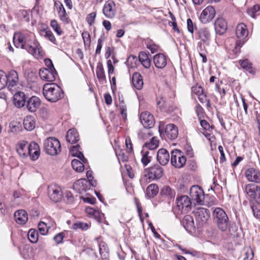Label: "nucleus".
I'll list each match as a JSON object with an SVG mask.
<instances>
[{
  "label": "nucleus",
  "mask_w": 260,
  "mask_h": 260,
  "mask_svg": "<svg viewBox=\"0 0 260 260\" xmlns=\"http://www.w3.org/2000/svg\"><path fill=\"white\" fill-rule=\"evenodd\" d=\"M13 42L16 47L26 49L28 53L36 57L40 56L39 43L33 33H15L13 37Z\"/></svg>",
  "instance_id": "obj_1"
},
{
  "label": "nucleus",
  "mask_w": 260,
  "mask_h": 260,
  "mask_svg": "<svg viewBox=\"0 0 260 260\" xmlns=\"http://www.w3.org/2000/svg\"><path fill=\"white\" fill-rule=\"evenodd\" d=\"M212 216L214 222L221 231L226 232L228 230L229 234L232 235L237 231L236 226L229 225V217L222 208L219 207L215 208L213 211Z\"/></svg>",
  "instance_id": "obj_2"
},
{
  "label": "nucleus",
  "mask_w": 260,
  "mask_h": 260,
  "mask_svg": "<svg viewBox=\"0 0 260 260\" xmlns=\"http://www.w3.org/2000/svg\"><path fill=\"white\" fill-rule=\"evenodd\" d=\"M45 99L51 102H56L63 97V91L56 84H45L43 88Z\"/></svg>",
  "instance_id": "obj_3"
},
{
  "label": "nucleus",
  "mask_w": 260,
  "mask_h": 260,
  "mask_svg": "<svg viewBox=\"0 0 260 260\" xmlns=\"http://www.w3.org/2000/svg\"><path fill=\"white\" fill-rule=\"evenodd\" d=\"M44 148L47 154L52 156L58 154L61 151L60 143L54 137L48 138L44 141Z\"/></svg>",
  "instance_id": "obj_4"
},
{
  "label": "nucleus",
  "mask_w": 260,
  "mask_h": 260,
  "mask_svg": "<svg viewBox=\"0 0 260 260\" xmlns=\"http://www.w3.org/2000/svg\"><path fill=\"white\" fill-rule=\"evenodd\" d=\"M248 31L246 25L241 23L238 24L236 27V35L239 39L235 43V49L238 52L245 42V39L248 36Z\"/></svg>",
  "instance_id": "obj_5"
},
{
  "label": "nucleus",
  "mask_w": 260,
  "mask_h": 260,
  "mask_svg": "<svg viewBox=\"0 0 260 260\" xmlns=\"http://www.w3.org/2000/svg\"><path fill=\"white\" fill-rule=\"evenodd\" d=\"M186 162V158L183 153L178 149L171 152V163L174 167L180 169L183 168Z\"/></svg>",
  "instance_id": "obj_6"
},
{
  "label": "nucleus",
  "mask_w": 260,
  "mask_h": 260,
  "mask_svg": "<svg viewBox=\"0 0 260 260\" xmlns=\"http://www.w3.org/2000/svg\"><path fill=\"white\" fill-rule=\"evenodd\" d=\"M244 191L250 198L260 205V186L252 183L248 184L245 186Z\"/></svg>",
  "instance_id": "obj_7"
},
{
  "label": "nucleus",
  "mask_w": 260,
  "mask_h": 260,
  "mask_svg": "<svg viewBox=\"0 0 260 260\" xmlns=\"http://www.w3.org/2000/svg\"><path fill=\"white\" fill-rule=\"evenodd\" d=\"M176 203V209L181 213H187L191 209V202L190 199L187 196H181L177 198Z\"/></svg>",
  "instance_id": "obj_8"
},
{
  "label": "nucleus",
  "mask_w": 260,
  "mask_h": 260,
  "mask_svg": "<svg viewBox=\"0 0 260 260\" xmlns=\"http://www.w3.org/2000/svg\"><path fill=\"white\" fill-rule=\"evenodd\" d=\"M215 14L214 8L212 6H208L202 12L200 20L203 23H207L212 20Z\"/></svg>",
  "instance_id": "obj_9"
},
{
  "label": "nucleus",
  "mask_w": 260,
  "mask_h": 260,
  "mask_svg": "<svg viewBox=\"0 0 260 260\" xmlns=\"http://www.w3.org/2000/svg\"><path fill=\"white\" fill-rule=\"evenodd\" d=\"M190 196L191 199L199 204L204 202V195L202 189L198 185L192 186L190 189Z\"/></svg>",
  "instance_id": "obj_10"
},
{
  "label": "nucleus",
  "mask_w": 260,
  "mask_h": 260,
  "mask_svg": "<svg viewBox=\"0 0 260 260\" xmlns=\"http://www.w3.org/2000/svg\"><path fill=\"white\" fill-rule=\"evenodd\" d=\"M49 197L52 201L58 202L62 197V193L60 187L56 185H51L48 187Z\"/></svg>",
  "instance_id": "obj_11"
},
{
  "label": "nucleus",
  "mask_w": 260,
  "mask_h": 260,
  "mask_svg": "<svg viewBox=\"0 0 260 260\" xmlns=\"http://www.w3.org/2000/svg\"><path fill=\"white\" fill-rule=\"evenodd\" d=\"M245 176L248 181L260 183V171L259 169L249 168L245 171Z\"/></svg>",
  "instance_id": "obj_12"
},
{
  "label": "nucleus",
  "mask_w": 260,
  "mask_h": 260,
  "mask_svg": "<svg viewBox=\"0 0 260 260\" xmlns=\"http://www.w3.org/2000/svg\"><path fill=\"white\" fill-rule=\"evenodd\" d=\"M103 13L108 18H114L116 13L115 3L112 0L107 1L104 5Z\"/></svg>",
  "instance_id": "obj_13"
},
{
  "label": "nucleus",
  "mask_w": 260,
  "mask_h": 260,
  "mask_svg": "<svg viewBox=\"0 0 260 260\" xmlns=\"http://www.w3.org/2000/svg\"><path fill=\"white\" fill-rule=\"evenodd\" d=\"M140 121L144 127L148 129L152 127L155 123L153 116L147 111L143 112L141 114Z\"/></svg>",
  "instance_id": "obj_14"
},
{
  "label": "nucleus",
  "mask_w": 260,
  "mask_h": 260,
  "mask_svg": "<svg viewBox=\"0 0 260 260\" xmlns=\"http://www.w3.org/2000/svg\"><path fill=\"white\" fill-rule=\"evenodd\" d=\"M57 75L56 71L49 70L46 68H42L39 71V75L41 78L48 82L54 81Z\"/></svg>",
  "instance_id": "obj_15"
},
{
  "label": "nucleus",
  "mask_w": 260,
  "mask_h": 260,
  "mask_svg": "<svg viewBox=\"0 0 260 260\" xmlns=\"http://www.w3.org/2000/svg\"><path fill=\"white\" fill-rule=\"evenodd\" d=\"M164 174V169L157 164L154 165L148 169L149 178L158 179L160 178Z\"/></svg>",
  "instance_id": "obj_16"
},
{
  "label": "nucleus",
  "mask_w": 260,
  "mask_h": 260,
  "mask_svg": "<svg viewBox=\"0 0 260 260\" xmlns=\"http://www.w3.org/2000/svg\"><path fill=\"white\" fill-rule=\"evenodd\" d=\"M18 79V73L14 70H11L7 75V86L10 90H13L12 88L17 85Z\"/></svg>",
  "instance_id": "obj_17"
},
{
  "label": "nucleus",
  "mask_w": 260,
  "mask_h": 260,
  "mask_svg": "<svg viewBox=\"0 0 260 260\" xmlns=\"http://www.w3.org/2000/svg\"><path fill=\"white\" fill-rule=\"evenodd\" d=\"M166 138L170 140L175 139L178 135L177 127L174 124H169L166 126L165 129Z\"/></svg>",
  "instance_id": "obj_18"
},
{
  "label": "nucleus",
  "mask_w": 260,
  "mask_h": 260,
  "mask_svg": "<svg viewBox=\"0 0 260 260\" xmlns=\"http://www.w3.org/2000/svg\"><path fill=\"white\" fill-rule=\"evenodd\" d=\"M214 28L217 34L219 35L223 34L228 28L225 20L222 17L216 19L214 22Z\"/></svg>",
  "instance_id": "obj_19"
},
{
  "label": "nucleus",
  "mask_w": 260,
  "mask_h": 260,
  "mask_svg": "<svg viewBox=\"0 0 260 260\" xmlns=\"http://www.w3.org/2000/svg\"><path fill=\"white\" fill-rule=\"evenodd\" d=\"M195 215L197 221L202 223H205L210 217L209 210L204 208L198 209Z\"/></svg>",
  "instance_id": "obj_20"
},
{
  "label": "nucleus",
  "mask_w": 260,
  "mask_h": 260,
  "mask_svg": "<svg viewBox=\"0 0 260 260\" xmlns=\"http://www.w3.org/2000/svg\"><path fill=\"white\" fill-rule=\"evenodd\" d=\"M40 148L38 144L35 142H31L28 147V155H29L33 160L37 159L40 156Z\"/></svg>",
  "instance_id": "obj_21"
},
{
  "label": "nucleus",
  "mask_w": 260,
  "mask_h": 260,
  "mask_svg": "<svg viewBox=\"0 0 260 260\" xmlns=\"http://www.w3.org/2000/svg\"><path fill=\"white\" fill-rule=\"evenodd\" d=\"M73 188L81 193L89 189V183L87 179H81L75 182Z\"/></svg>",
  "instance_id": "obj_22"
},
{
  "label": "nucleus",
  "mask_w": 260,
  "mask_h": 260,
  "mask_svg": "<svg viewBox=\"0 0 260 260\" xmlns=\"http://www.w3.org/2000/svg\"><path fill=\"white\" fill-rule=\"evenodd\" d=\"M157 159L162 166H165L168 164L170 159L168 151L165 149H159L157 153Z\"/></svg>",
  "instance_id": "obj_23"
},
{
  "label": "nucleus",
  "mask_w": 260,
  "mask_h": 260,
  "mask_svg": "<svg viewBox=\"0 0 260 260\" xmlns=\"http://www.w3.org/2000/svg\"><path fill=\"white\" fill-rule=\"evenodd\" d=\"M153 62L157 68L164 69L167 64V57L164 54H157L153 57Z\"/></svg>",
  "instance_id": "obj_24"
},
{
  "label": "nucleus",
  "mask_w": 260,
  "mask_h": 260,
  "mask_svg": "<svg viewBox=\"0 0 260 260\" xmlns=\"http://www.w3.org/2000/svg\"><path fill=\"white\" fill-rule=\"evenodd\" d=\"M182 224L185 230L189 232H191L195 230V225L193 217L189 215H186L184 216Z\"/></svg>",
  "instance_id": "obj_25"
},
{
  "label": "nucleus",
  "mask_w": 260,
  "mask_h": 260,
  "mask_svg": "<svg viewBox=\"0 0 260 260\" xmlns=\"http://www.w3.org/2000/svg\"><path fill=\"white\" fill-rule=\"evenodd\" d=\"M54 6L56 8L60 20L64 22H68V15L62 3L59 1H56L54 3Z\"/></svg>",
  "instance_id": "obj_26"
},
{
  "label": "nucleus",
  "mask_w": 260,
  "mask_h": 260,
  "mask_svg": "<svg viewBox=\"0 0 260 260\" xmlns=\"http://www.w3.org/2000/svg\"><path fill=\"white\" fill-rule=\"evenodd\" d=\"M28 147L27 143L24 141L19 142L16 145L17 152L22 157H26L28 156Z\"/></svg>",
  "instance_id": "obj_27"
},
{
  "label": "nucleus",
  "mask_w": 260,
  "mask_h": 260,
  "mask_svg": "<svg viewBox=\"0 0 260 260\" xmlns=\"http://www.w3.org/2000/svg\"><path fill=\"white\" fill-rule=\"evenodd\" d=\"M40 105L39 98L36 96L31 97L27 102V108L31 112H35Z\"/></svg>",
  "instance_id": "obj_28"
},
{
  "label": "nucleus",
  "mask_w": 260,
  "mask_h": 260,
  "mask_svg": "<svg viewBox=\"0 0 260 260\" xmlns=\"http://www.w3.org/2000/svg\"><path fill=\"white\" fill-rule=\"evenodd\" d=\"M13 100L16 107L18 108L22 107L25 103V95L23 92L18 91L14 94Z\"/></svg>",
  "instance_id": "obj_29"
},
{
  "label": "nucleus",
  "mask_w": 260,
  "mask_h": 260,
  "mask_svg": "<svg viewBox=\"0 0 260 260\" xmlns=\"http://www.w3.org/2000/svg\"><path fill=\"white\" fill-rule=\"evenodd\" d=\"M15 221L18 224H24L27 221V214L24 210H19L14 214Z\"/></svg>",
  "instance_id": "obj_30"
},
{
  "label": "nucleus",
  "mask_w": 260,
  "mask_h": 260,
  "mask_svg": "<svg viewBox=\"0 0 260 260\" xmlns=\"http://www.w3.org/2000/svg\"><path fill=\"white\" fill-rule=\"evenodd\" d=\"M132 84L137 89L140 90L143 86V80L142 75L138 72H135L132 76Z\"/></svg>",
  "instance_id": "obj_31"
},
{
  "label": "nucleus",
  "mask_w": 260,
  "mask_h": 260,
  "mask_svg": "<svg viewBox=\"0 0 260 260\" xmlns=\"http://www.w3.org/2000/svg\"><path fill=\"white\" fill-rule=\"evenodd\" d=\"M198 34L199 39L204 43L208 45L210 40L209 30L207 28H202L199 29Z\"/></svg>",
  "instance_id": "obj_32"
},
{
  "label": "nucleus",
  "mask_w": 260,
  "mask_h": 260,
  "mask_svg": "<svg viewBox=\"0 0 260 260\" xmlns=\"http://www.w3.org/2000/svg\"><path fill=\"white\" fill-rule=\"evenodd\" d=\"M67 141L71 143H76L79 140V136L75 129H70L67 132L66 135Z\"/></svg>",
  "instance_id": "obj_33"
},
{
  "label": "nucleus",
  "mask_w": 260,
  "mask_h": 260,
  "mask_svg": "<svg viewBox=\"0 0 260 260\" xmlns=\"http://www.w3.org/2000/svg\"><path fill=\"white\" fill-rule=\"evenodd\" d=\"M80 146L79 145L72 146L70 149V153L73 156L78 157L81 161L83 162H87V160L84 156L83 153L80 151Z\"/></svg>",
  "instance_id": "obj_34"
},
{
  "label": "nucleus",
  "mask_w": 260,
  "mask_h": 260,
  "mask_svg": "<svg viewBox=\"0 0 260 260\" xmlns=\"http://www.w3.org/2000/svg\"><path fill=\"white\" fill-rule=\"evenodd\" d=\"M96 75L97 78L101 83H104V82H106L104 69L103 64L101 62H99L97 64L96 69Z\"/></svg>",
  "instance_id": "obj_35"
},
{
  "label": "nucleus",
  "mask_w": 260,
  "mask_h": 260,
  "mask_svg": "<svg viewBox=\"0 0 260 260\" xmlns=\"http://www.w3.org/2000/svg\"><path fill=\"white\" fill-rule=\"evenodd\" d=\"M23 125L27 131L34 129L36 125L35 118L32 116H27L23 120Z\"/></svg>",
  "instance_id": "obj_36"
},
{
  "label": "nucleus",
  "mask_w": 260,
  "mask_h": 260,
  "mask_svg": "<svg viewBox=\"0 0 260 260\" xmlns=\"http://www.w3.org/2000/svg\"><path fill=\"white\" fill-rule=\"evenodd\" d=\"M139 60L146 69H149L151 66V60L148 55L144 52H141L139 55Z\"/></svg>",
  "instance_id": "obj_37"
},
{
  "label": "nucleus",
  "mask_w": 260,
  "mask_h": 260,
  "mask_svg": "<svg viewBox=\"0 0 260 260\" xmlns=\"http://www.w3.org/2000/svg\"><path fill=\"white\" fill-rule=\"evenodd\" d=\"M158 187L155 184L149 185L146 188V195L149 198H153L158 193Z\"/></svg>",
  "instance_id": "obj_38"
},
{
  "label": "nucleus",
  "mask_w": 260,
  "mask_h": 260,
  "mask_svg": "<svg viewBox=\"0 0 260 260\" xmlns=\"http://www.w3.org/2000/svg\"><path fill=\"white\" fill-rule=\"evenodd\" d=\"M152 135L153 133L151 131L145 127L142 129L139 130L138 132V139L143 141L147 140Z\"/></svg>",
  "instance_id": "obj_39"
},
{
  "label": "nucleus",
  "mask_w": 260,
  "mask_h": 260,
  "mask_svg": "<svg viewBox=\"0 0 260 260\" xmlns=\"http://www.w3.org/2000/svg\"><path fill=\"white\" fill-rule=\"evenodd\" d=\"M159 144V141L157 139L156 137H153L151 139L150 142H146L144 146H143V148H146L149 150H154L156 149Z\"/></svg>",
  "instance_id": "obj_40"
},
{
  "label": "nucleus",
  "mask_w": 260,
  "mask_h": 260,
  "mask_svg": "<svg viewBox=\"0 0 260 260\" xmlns=\"http://www.w3.org/2000/svg\"><path fill=\"white\" fill-rule=\"evenodd\" d=\"M239 63L241 68L250 73H253L252 63L247 59L240 60Z\"/></svg>",
  "instance_id": "obj_41"
},
{
  "label": "nucleus",
  "mask_w": 260,
  "mask_h": 260,
  "mask_svg": "<svg viewBox=\"0 0 260 260\" xmlns=\"http://www.w3.org/2000/svg\"><path fill=\"white\" fill-rule=\"evenodd\" d=\"M82 161L74 159L72 161V166L74 170L78 172H82L84 170V166Z\"/></svg>",
  "instance_id": "obj_42"
},
{
  "label": "nucleus",
  "mask_w": 260,
  "mask_h": 260,
  "mask_svg": "<svg viewBox=\"0 0 260 260\" xmlns=\"http://www.w3.org/2000/svg\"><path fill=\"white\" fill-rule=\"evenodd\" d=\"M142 154V158L141 159V162L144 166H147L151 160L152 156L150 155V153L148 151H145V148H143L141 151Z\"/></svg>",
  "instance_id": "obj_43"
},
{
  "label": "nucleus",
  "mask_w": 260,
  "mask_h": 260,
  "mask_svg": "<svg viewBox=\"0 0 260 260\" xmlns=\"http://www.w3.org/2000/svg\"><path fill=\"white\" fill-rule=\"evenodd\" d=\"M42 32L44 33V34L43 35L44 37L48 39L54 44H57L56 39L53 34L49 28H47L43 29L42 30Z\"/></svg>",
  "instance_id": "obj_44"
},
{
  "label": "nucleus",
  "mask_w": 260,
  "mask_h": 260,
  "mask_svg": "<svg viewBox=\"0 0 260 260\" xmlns=\"http://www.w3.org/2000/svg\"><path fill=\"white\" fill-rule=\"evenodd\" d=\"M85 211L87 214L93 216L98 221H100L101 220L100 213L98 210H96L91 207H88L85 208Z\"/></svg>",
  "instance_id": "obj_45"
},
{
  "label": "nucleus",
  "mask_w": 260,
  "mask_h": 260,
  "mask_svg": "<svg viewBox=\"0 0 260 260\" xmlns=\"http://www.w3.org/2000/svg\"><path fill=\"white\" fill-rule=\"evenodd\" d=\"M160 194L162 196L172 198L175 193L169 186H164L160 190Z\"/></svg>",
  "instance_id": "obj_46"
},
{
  "label": "nucleus",
  "mask_w": 260,
  "mask_h": 260,
  "mask_svg": "<svg viewBox=\"0 0 260 260\" xmlns=\"http://www.w3.org/2000/svg\"><path fill=\"white\" fill-rule=\"evenodd\" d=\"M27 236L28 239L31 243H35L38 241V234L35 230L30 229L28 233Z\"/></svg>",
  "instance_id": "obj_47"
},
{
  "label": "nucleus",
  "mask_w": 260,
  "mask_h": 260,
  "mask_svg": "<svg viewBox=\"0 0 260 260\" xmlns=\"http://www.w3.org/2000/svg\"><path fill=\"white\" fill-rule=\"evenodd\" d=\"M72 228L74 230H77L78 229L86 230L88 229V224L87 223L77 222L72 225Z\"/></svg>",
  "instance_id": "obj_48"
},
{
  "label": "nucleus",
  "mask_w": 260,
  "mask_h": 260,
  "mask_svg": "<svg viewBox=\"0 0 260 260\" xmlns=\"http://www.w3.org/2000/svg\"><path fill=\"white\" fill-rule=\"evenodd\" d=\"M7 74L0 70V90L3 89L7 85Z\"/></svg>",
  "instance_id": "obj_49"
},
{
  "label": "nucleus",
  "mask_w": 260,
  "mask_h": 260,
  "mask_svg": "<svg viewBox=\"0 0 260 260\" xmlns=\"http://www.w3.org/2000/svg\"><path fill=\"white\" fill-rule=\"evenodd\" d=\"M119 110L120 113L121 114L123 119H124V120H126L127 117V108L123 101L121 102L119 104Z\"/></svg>",
  "instance_id": "obj_50"
},
{
  "label": "nucleus",
  "mask_w": 260,
  "mask_h": 260,
  "mask_svg": "<svg viewBox=\"0 0 260 260\" xmlns=\"http://www.w3.org/2000/svg\"><path fill=\"white\" fill-rule=\"evenodd\" d=\"M50 25L53 28L54 30L58 35H61L62 34V31L61 30L60 26L55 20L51 21Z\"/></svg>",
  "instance_id": "obj_51"
},
{
  "label": "nucleus",
  "mask_w": 260,
  "mask_h": 260,
  "mask_svg": "<svg viewBox=\"0 0 260 260\" xmlns=\"http://www.w3.org/2000/svg\"><path fill=\"white\" fill-rule=\"evenodd\" d=\"M38 229L40 234L42 235H46L48 231V228L44 222H40L38 224Z\"/></svg>",
  "instance_id": "obj_52"
},
{
  "label": "nucleus",
  "mask_w": 260,
  "mask_h": 260,
  "mask_svg": "<svg viewBox=\"0 0 260 260\" xmlns=\"http://www.w3.org/2000/svg\"><path fill=\"white\" fill-rule=\"evenodd\" d=\"M177 247L180 250H181L183 252H184L185 254H189L191 256H194V257H197V256H199V252L197 251H196V250H187L186 249L183 248L182 247V246L179 245H177Z\"/></svg>",
  "instance_id": "obj_53"
},
{
  "label": "nucleus",
  "mask_w": 260,
  "mask_h": 260,
  "mask_svg": "<svg viewBox=\"0 0 260 260\" xmlns=\"http://www.w3.org/2000/svg\"><path fill=\"white\" fill-rule=\"evenodd\" d=\"M82 37L83 39L84 45L86 47H89L90 44V36L88 31H84L82 34Z\"/></svg>",
  "instance_id": "obj_54"
},
{
  "label": "nucleus",
  "mask_w": 260,
  "mask_h": 260,
  "mask_svg": "<svg viewBox=\"0 0 260 260\" xmlns=\"http://www.w3.org/2000/svg\"><path fill=\"white\" fill-rule=\"evenodd\" d=\"M260 10V6L258 5H255L252 7L251 9H249L247 11V13L249 16L252 18L255 17V13L258 12Z\"/></svg>",
  "instance_id": "obj_55"
},
{
  "label": "nucleus",
  "mask_w": 260,
  "mask_h": 260,
  "mask_svg": "<svg viewBox=\"0 0 260 260\" xmlns=\"http://www.w3.org/2000/svg\"><path fill=\"white\" fill-rule=\"evenodd\" d=\"M137 61V56L134 55H131L127 59L126 62L127 63V65L128 66L133 67L134 65H135L136 64Z\"/></svg>",
  "instance_id": "obj_56"
},
{
  "label": "nucleus",
  "mask_w": 260,
  "mask_h": 260,
  "mask_svg": "<svg viewBox=\"0 0 260 260\" xmlns=\"http://www.w3.org/2000/svg\"><path fill=\"white\" fill-rule=\"evenodd\" d=\"M191 91L192 92L194 93L195 94L197 95H200L202 94V93H203L204 90L203 88L201 86L199 85H196L193 86L191 88Z\"/></svg>",
  "instance_id": "obj_57"
},
{
  "label": "nucleus",
  "mask_w": 260,
  "mask_h": 260,
  "mask_svg": "<svg viewBox=\"0 0 260 260\" xmlns=\"http://www.w3.org/2000/svg\"><path fill=\"white\" fill-rule=\"evenodd\" d=\"M187 27L188 31L193 35L196 25L193 24L190 18L187 19Z\"/></svg>",
  "instance_id": "obj_58"
},
{
  "label": "nucleus",
  "mask_w": 260,
  "mask_h": 260,
  "mask_svg": "<svg viewBox=\"0 0 260 260\" xmlns=\"http://www.w3.org/2000/svg\"><path fill=\"white\" fill-rule=\"evenodd\" d=\"M96 17V13L95 12H92L88 15L86 20L88 22V23L91 25L94 22V19Z\"/></svg>",
  "instance_id": "obj_59"
},
{
  "label": "nucleus",
  "mask_w": 260,
  "mask_h": 260,
  "mask_svg": "<svg viewBox=\"0 0 260 260\" xmlns=\"http://www.w3.org/2000/svg\"><path fill=\"white\" fill-rule=\"evenodd\" d=\"M157 105L159 107L160 110H165L166 104L164 99L162 98H160L159 99L157 100Z\"/></svg>",
  "instance_id": "obj_60"
},
{
  "label": "nucleus",
  "mask_w": 260,
  "mask_h": 260,
  "mask_svg": "<svg viewBox=\"0 0 260 260\" xmlns=\"http://www.w3.org/2000/svg\"><path fill=\"white\" fill-rule=\"evenodd\" d=\"M253 216L257 219H260V210L256 206H251Z\"/></svg>",
  "instance_id": "obj_61"
},
{
  "label": "nucleus",
  "mask_w": 260,
  "mask_h": 260,
  "mask_svg": "<svg viewBox=\"0 0 260 260\" xmlns=\"http://www.w3.org/2000/svg\"><path fill=\"white\" fill-rule=\"evenodd\" d=\"M104 40L100 38L98 40V45L95 50V54H99L101 53L102 48L103 47V43Z\"/></svg>",
  "instance_id": "obj_62"
},
{
  "label": "nucleus",
  "mask_w": 260,
  "mask_h": 260,
  "mask_svg": "<svg viewBox=\"0 0 260 260\" xmlns=\"http://www.w3.org/2000/svg\"><path fill=\"white\" fill-rule=\"evenodd\" d=\"M107 250L108 249L105 243L104 242H101L99 244V251L101 255L104 254V255L105 256V253H107Z\"/></svg>",
  "instance_id": "obj_63"
},
{
  "label": "nucleus",
  "mask_w": 260,
  "mask_h": 260,
  "mask_svg": "<svg viewBox=\"0 0 260 260\" xmlns=\"http://www.w3.org/2000/svg\"><path fill=\"white\" fill-rule=\"evenodd\" d=\"M253 258V252L251 249H248L244 254L243 260H252Z\"/></svg>",
  "instance_id": "obj_64"
}]
</instances>
